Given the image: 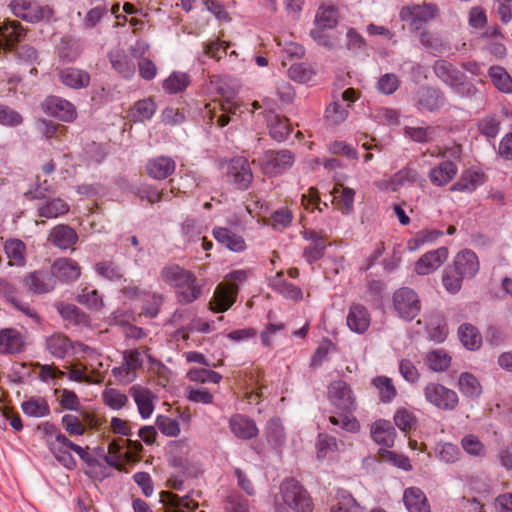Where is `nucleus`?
Instances as JSON below:
<instances>
[{"label":"nucleus","mask_w":512,"mask_h":512,"mask_svg":"<svg viewBox=\"0 0 512 512\" xmlns=\"http://www.w3.org/2000/svg\"><path fill=\"white\" fill-rule=\"evenodd\" d=\"M164 512H195L198 503L190 496L180 497L172 492L162 493Z\"/></svg>","instance_id":"obj_23"},{"label":"nucleus","mask_w":512,"mask_h":512,"mask_svg":"<svg viewBox=\"0 0 512 512\" xmlns=\"http://www.w3.org/2000/svg\"><path fill=\"white\" fill-rule=\"evenodd\" d=\"M426 363L431 370L441 372L449 368L451 357L446 351L436 349L427 353Z\"/></svg>","instance_id":"obj_48"},{"label":"nucleus","mask_w":512,"mask_h":512,"mask_svg":"<svg viewBox=\"0 0 512 512\" xmlns=\"http://www.w3.org/2000/svg\"><path fill=\"white\" fill-rule=\"evenodd\" d=\"M442 235L443 232L437 229L420 230L408 241L407 247L410 251H416L426 244L434 243Z\"/></svg>","instance_id":"obj_44"},{"label":"nucleus","mask_w":512,"mask_h":512,"mask_svg":"<svg viewBox=\"0 0 512 512\" xmlns=\"http://www.w3.org/2000/svg\"><path fill=\"white\" fill-rule=\"evenodd\" d=\"M479 260L475 252L469 249L460 251L454 258V269L467 279L474 277L479 271Z\"/></svg>","instance_id":"obj_19"},{"label":"nucleus","mask_w":512,"mask_h":512,"mask_svg":"<svg viewBox=\"0 0 512 512\" xmlns=\"http://www.w3.org/2000/svg\"><path fill=\"white\" fill-rule=\"evenodd\" d=\"M41 107L48 115L64 122L73 121L77 115L75 106L68 100L58 96L47 97Z\"/></svg>","instance_id":"obj_13"},{"label":"nucleus","mask_w":512,"mask_h":512,"mask_svg":"<svg viewBox=\"0 0 512 512\" xmlns=\"http://www.w3.org/2000/svg\"><path fill=\"white\" fill-rule=\"evenodd\" d=\"M394 422L401 431L408 433L415 427L416 417L412 412L402 408L396 411Z\"/></svg>","instance_id":"obj_64"},{"label":"nucleus","mask_w":512,"mask_h":512,"mask_svg":"<svg viewBox=\"0 0 512 512\" xmlns=\"http://www.w3.org/2000/svg\"><path fill=\"white\" fill-rule=\"evenodd\" d=\"M103 403L113 410H119L128 403L126 394L115 388H106L102 392Z\"/></svg>","instance_id":"obj_54"},{"label":"nucleus","mask_w":512,"mask_h":512,"mask_svg":"<svg viewBox=\"0 0 512 512\" xmlns=\"http://www.w3.org/2000/svg\"><path fill=\"white\" fill-rule=\"evenodd\" d=\"M448 258V249L440 247L422 255L415 264V271L419 275H428L438 269Z\"/></svg>","instance_id":"obj_17"},{"label":"nucleus","mask_w":512,"mask_h":512,"mask_svg":"<svg viewBox=\"0 0 512 512\" xmlns=\"http://www.w3.org/2000/svg\"><path fill=\"white\" fill-rule=\"evenodd\" d=\"M370 314L366 307L360 304H353L347 316L348 327L356 333H364L370 325Z\"/></svg>","instance_id":"obj_30"},{"label":"nucleus","mask_w":512,"mask_h":512,"mask_svg":"<svg viewBox=\"0 0 512 512\" xmlns=\"http://www.w3.org/2000/svg\"><path fill=\"white\" fill-rule=\"evenodd\" d=\"M500 120L488 115L478 122L479 132L487 138H495L500 131Z\"/></svg>","instance_id":"obj_63"},{"label":"nucleus","mask_w":512,"mask_h":512,"mask_svg":"<svg viewBox=\"0 0 512 512\" xmlns=\"http://www.w3.org/2000/svg\"><path fill=\"white\" fill-rule=\"evenodd\" d=\"M129 395L133 398L140 416L143 419L149 418L154 411V393L141 385H133L129 389Z\"/></svg>","instance_id":"obj_18"},{"label":"nucleus","mask_w":512,"mask_h":512,"mask_svg":"<svg viewBox=\"0 0 512 512\" xmlns=\"http://www.w3.org/2000/svg\"><path fill=\"white\" fill-rule=\"evenodd\" d=\"M241 104L230 98L221 101L207 103L202 111L203 118L208 119V123H216L218 127H225L231 121V115H236L240 110Z\"/></svg>","instance_id":"obj_7"},{"label":"nucleus","mask_w":512,"mask_h":512,"mask_svg":"<svg viewBox=\"0 0 512 512\" xmlns=\"http://www.w3.org/2000/svg\"><path fill=\"white\" fill-rule=\"evenodd\" d=\"M54 394L61 408L72 411H78L80 409V400L74 391L55 389Z\"/></svg>","instance_id":"obj_56"},{"label":"nucleus","mask_w":512,"mask_h":512,"mask_svg":"<svg viewBox=\"0 0 512 512\" xmlns=\"http://www.w3.org/2000/svg\"><path fill=\"white\" fill-rule=\"evenodd\" d=\"M68 378L75 382H84L88 384H99L102 382L100 369L96 368L93 363H76L69 367Z\"/></svg>","instance_id":"obj_21"},{"label":"nucleus","mask_w":512,"mask_h":512,"mask_svg":"<svg viewBox=\"0 0 512 512\" xmlns=\"http://www.w3.org/2000/svg\"><path fill=\"white\" fill-rule=\"evenodd\" d=\"M439 16V8L435 3L423 2L403 6L399 11L401 21L409 23L411 32H421L424 26Z\"/></svg>","instance_id":"obj_3"},{"label":"nucleus","mask_w":512,"mask_h":512,"mask_svg":"<svg viewBox=\"0 0 512 512\" xmlns=\"http://www.w3.org/2000/svg\"><path fill=\"white\" fill-rule=\"evenodd\" d=\"M187 377L190 381L215 384L219 383L222 379V376L219 373L205 368L191 369L188 372Z\"/></svg>","instance_id":"obj_61"},{"label":"nucleus","mask_w":512,"mask_h":512,"mask_svg":"<svg viewBox=\"0 0 512 512\" xmlns=\"http://www.w3.org/2000/svg\"><path fill=\"white\" fill-rule=\"evenodd\" d=\"M482 174L477 171L467 170L463 172L460 179L454 183L450 190L460 192H472L481 183Z\"/></svg>","instance_id":"obj_42"},{"label":"nucleus","mask_w":512,"mask_h":512,"mask_svg":"<svg viewBox=\"0 0 512 512\" xmlns=\"http://www.w3.org/2000/svg\"><path fill=\"white\" fill-rule=\"evenodd\" d=\"M49 353L58 359H63L73 348L71 340L62 333H55L46 339Z\"/></svg>","instance_id":"obj_38"},{"label":"nucleus","mask_w":512,"mask_h":512,"mask_svg":"<svg viewBox=\"0 0 512 512\" xmlns=\"http://www.w3.org/2000/svg\"><path fill=\"white\" fill-rule=\"evenodd\" d=\"M283 502L296 512H311L312 500L306 489L294 478L284 480L280 485Z\"/></svg>","instance_id":"obj_4"},{"label":"nucleus","mask_w":512,"mask_h":512,"mask_svg":"<svg viewBox=\"0 0 512 512\" xmlns=\"http://www.w3.org/2000/svg\"><path fill=\"white\" fill-rule=\"evenodd\" d=\"M463 450L474 457H484L486 455V447L478 436L474 434L465 435L461 440Z\"/></svg>","instance_id":"obj_55"},{"label":"nucleus","mask_w":512,"mask_h":512,"mask_svg":"<svg viewBox=\"0 0 512 512\" xmlns=\"http://www.w3.org/2000/svg\"><path fill=\"white\" fill-rule=\"evenodd\" d=\"M24 348L23 336L15 329H4L0 332V353L15 354Z\"/></svg>","instance_id":"obj_34"},{"label":"nucleus","mask_w":512,"mask_h":512,"mask_svg":"<svg viewBox=\"0 0 512 512\" xmlns=\"http://www.w3.org/2000/svg\"><path fill=\"white\" fill-rule=\"evenodd\" d=\"M82 419L74 414H65L62 417L61 423L66 432L73 435H83L86 431L85 423L90 421L91 415L88 412H81Z\"/></svg>","instance_id":"obj_39"},{"label":"nucleus","mask_w":512,"mask_h":512,"mask_svg":"<svg viewBox=\"0 0 512 512\" xmlns=\"http://www.w3.org/2000/svg\"><path fill=\"white\" fill-rule=\"evenodd\" d=\"M337 502L332 506L331 512H357L359 505L354 497L347 491L337 493Z\"/></svg>","instance_id":"obj_58"},{"label":"nucleus","mask_w":512,"mask_h":512,"mask_svg":"<svg viewBox=\"0 0 512 512\" xmlns=\"http://www.w3.org/2000/svg\"><path fill=\"white\" fill-rule=\"evenodd\" d=\"M489 77L499 91L503 93H510L512 91V78L503 67H490Z\"/></svg>","instance_id":"obj_45"},{"label":"nucleus","mask_w":512,"mask_h":512,"mask_svg":"<svg viewBox=\"0 0 512 512\" xmlns=\"http://www.w3.org/2000/svg\"><path fill=\"white\" fill-rule=\"evenodd\" d=\"M333 202L344 215L350 214L354 209L355 191L352 188L337 184L333 189Z\"/></svg>","instance_id":"obj_35"},{"label":"nucleus","mask_w":512,"mask_h":512,"mask_svg":"<svg viewBox=\"0 0 512 512\" xmlns=\"http://www.w3.org/2000/svg\"><path fill=\"white\" fill-rule=\"evenodd\" d=\"M457 166L451 161H443L429 172L430 181L436 186H444L457 174Z\"/></svg>","instance_id":"obj_37"},{"label":"nucleus","mask_w":512,"mask_h":512,"mask_svg":"<svg viewBox=\"0 0 512 512\" xmlns=\"http://www.w3.org/2000/svg\"><path fill=\"white\" fill-rule=\"evenodd\" d=\"M14 16L30 23L49 21L53 17V9L37 0H12L9 4Z\"/></svg>","instance_id":"obj_5"},{"label":"nucleus","mask_w":512,"mask_h":512,"mask_svg":"<svg viewBox=\"0 0 512 512\" xmlns=\"http://www.w3.org/2000/svg\"><path fill=\"white\" fill-rule=\"evenodd\" d=\"M110 61L113 68L124 78H130L134 74V64L127 55L119 52L111 53Z\"/></svg>","instance_id":"obj_52"},{"label":"nucleus","mask_w":512,"mask_h":512,"mask_svg":"<svg viewBox=\"0 0 512 512\" xmlns=\"http://www.w3.org/2000/svg\"><path fill=\"white\" fill-rule=\"evenodd\" d=\"M213 236L218 243L229 250L239 253L246 249L244 238L225 227H216L213 229Z\"/></svg>","instance_id":"obj_27"},{"label":"nucleus","mask_w":512,"mask_h":512,"mask_svg":"<svg viewBox=\"0 0 512 512\" xmlns=\"http://www.w3.org/2000/svg\"><path fill=\"white\" fill-rule=\"evenodd\" d=\"M227 182L236 189L247 190L252 181L253 173L249 161L244 157H235L230 160L226 171Z\"/></svg>","instance_id":"obj_11"},{"label":"nucleus","mask_w":512,"mask_h":512,"mask_svg":"<svg viewBox=\"0 0 512 512\" xmlns=\"http://www.w3.org/2000/svg\"><path fill=\"white\" fill-rule=\"evenodd\" d=\"M38 216L46 219L57 218L69 211V205L60 198L41 201L37 205Z\"/></svg>","instance_id":"obj_36"},{"label":"nucleus","mask_w":512,"mask_h":512,"mask_svg":"<svg viewBox=\"0 0 512 512\" xmlns=\"http://www.w3.org/2000/svg\"><path fill=\"white\" fill-rule=\"evenodd\" d=\"M25 36V30L18 21H6L0 25V49L11 50Z\"/></svg>","instance_id":"obj_20"},{"label":"nucleus","mask_w":512,"mask_h":512,"mask_svg":"<svg viewBox=\"0 0 512 512\" xmlns=\"http://www.w3.org/2000/svg\"><path fill=\"white\" fill-rule=\"evenodd\" d=\"M419 41L426 48L435 53H442L446 50L442 40L427 29L419 32Z\"/></svg>","instance_id":"obj_62"},{"label":"nucleus","mask_w":512,"mask_h":512,"mask_svg":"<svg viewBox=\"0 0 512 512\" xmlns=\"http://www.w3.org/2000/svg\"><path fill=\"white\" fill-rule=\"evenodd\" d=\"M48 240L60 249H69L77 242L78 236L70 226L59 224L51 230Z\"/></svg>","instance_id":"obj_28"},{"label":"nucleus","mask_w":512,"mask_h":512,"mask_svg":"<svg viewBox=\"0 0 512 512\" xmlns=\"http://www.w3.org/2000/svg\"><path fill=\"white\" fill-rule=\"evenodd\" d=\"M403 501L409 512H430V505L427 498L418 487L405 489Z\"/></svg>","instance_id":"obj_32"},{"label":"nucleus","mask_w":512,"mask_h":512,"mask_svg":"<svg viewBox=\"0 0 512 512\" xmlns=\"http://www.w3.org/2000/svg\"><path fill=\"white\" fill-rule=\"evenodd\" d=\"M461 343L469 350H477L481 347L482 336L478 329L469 323L462 324L458 329Z\"/></svg>","instance_id":"obj_41"},{"label":"nucleus","mask_w":512,"mask_h":512,"mask_svg":"<svg viewBox=\"0 0 512 512\" xmlns=\"http://www.w3.org/2000/svg\"><path fill=\"white\" fill-rule=\"evenodd\" d=\"M163 304V296L158 293H146L142 306L143 314L148 318H156Z\"/></svg>","instance_id":"obj_59"},{"label":"nucleus","mask_w":512,"mask_h":512,"mask_svg":"<svg viewBox=\"0 0 512 512\" xmlns=\"http://www.w3.org/2000/svg\"><path fill=\"white\" fill-rule=\"evenodd\" d=\"M328 398L331 404L343 413H351L356 409V397L351 386L343 381H333L328 387Z\"/></svg>","instance_id":"obj_9"},{"label":"nucleus","mask_w":512,"mask_h":512,"mask_svg":"<svg viewBox=\"0 0 512 512\" xmlns=\"http://www.w3.org/2000/svg\"><path fill=\"white\" fill-rule=\"evenodd\" d=\"M460 391L469 397H478L482 392V387L478 379L471 373L464 372L459 377Z\"/></svg>","instance_id":"obj_51"},{"label":"nucleus","mask_w":512,"mask_h":512,"mask_svg":"<svg viewBox=\"0 0 512 512\" xmlns=\"http://www.w3.org/2000/svg\"><path fill=\"white\" fill-rule=\"evenodd\" d=\"M55 279L63 282H73L80 277L81 269L78 263L70 258H60L52 265Z\"/></svg>","instance_id":"obj_26"},{"label":"nucleus","mask_w":512,"mask_h":512,"mask_svg":"<svg viewBox=\"0 0 512 512\" xmlns=\"http://www.w3.org/2000/svg\"><path fill=\"white\" fill-rule=\"evenodd\" d=\"M22 411L24 414L30 417H45L49 415L50 408L43 398H31L27 401H24L21 405Z\"/></svg>","instance_id":"obj_49"},{"label":"nucleus","mask_w":512,"mask_h":512,"mask_svg":"<svg viewBox=\"0 0 512 512\" xmlns=\"http://www.w3.org/2000/svg\"><path fill=\"white\" fill-rule=\"evenodd\" d=\"M237 295L235 288H230L227 283L222 282L217 285L209 301V309L215 313H223L235 303Z\"/></svg>","instance_id":"obj_15"},{"label":"nucleus","mask_w":512,"mask_h":512,"mask_svg":"<svg viewBox=\"0 0 512 512\" xmlns=\"http://www.w3.org/2000/svg\"><path fill=\"white\" fill-rule=\"evenodd\" d=\"M446 98L437 88L422 86L416 93V104L419 109L435 111L444 106Z\"/></svg>","instance_id":"obj_16"},{"label":"nucleus","mask_w":512,"mask_h":512,"mask_svg":"<svg viewBox=\"0 0 512 512\" xmlns=\"http://www.w3.org/2000/svg\"><path fill=\"white\" fill-rule=\"evenodd\" d=\"M270 286L276 292L280 293L286 299L293 301H300L303 299V292L298 286L289 283L284 278L283 271L277 272V274L270 280Z\"/></svg>","instance_id":"obj_31"},{"label":"nucleus","mask_w":512,"mask_h":512,"mask_svg":"<svg viewBox=\"0 0 512 512\" xmlns=\"http://www.w3.org/2000/svg\"><path fill=\"white\" fill-rule=\"evenodd\" d=\"M372 385L377 389L382 402L389 403L397 395V390L391 378L387 376H378L372 380Z\"/></svg>","instance_id":"obj_46"},{"label":"nucleus","mask_w":512,"mask_h":512,"mask_svg":"<svg viewBox=\"0 0 512 512\" xmlns=\"http://www.w3.org/2000/svg\"><path fill=\"white\" fill-rule=\"evenodd\" d=\"M23 287L33 294H46L54 290L56 286V279L52 270H35L25 274L20 279Z\"/></svg>","instance_id":"obj_12"},{"label":"nucleus","mask_w":512,"mask_h":512,"mask_svg":"<svg viewBox=\"0 0 512 512\" xmlns=\"http://www.w3.org/2000/svg\"><path fill=\"white\" fill-rule=\"evenodd\" d=\"M156 112V105L151 98L137 101L130 110V116L134 121L149 120Z\"/></svg>","instance_id":"obj_47"},{"label":"nucleus","mask_w":512,"mask_h":512,"mask_svg":"<svg viewBox=\"0 0 512 512\" xmlns=\"http://www.w3.org/2000/svg\"><path fill=\"white\" fill-rule=\"evenodd\" d=\"M160 279L174 289L177 301L190 304L202 295L203 284L195 274L178 264H168L160 271Z\"/></svg>","instance_id":"obj_1"},{"label":"nucleus","mask_w":512,"mask_h":512,"mask_svg":"<svg viewBox=\"0 0 512 512\" xmlns=\"http://www.w3.org/2000/svg\"><path fill=\"white\" fill-rule=\"evenodd\" d=\"M262 171L267 175H279L289 169L294 156L289 150H268L258 159Z\"/></svg>","instance_id":"obj_10"},{"label":"nucleus","mask_w":512,"mask_h":512,"mask_svg":"<svg viewBox=\"0 0 512 512\" xmlns=\"http://www.w3.org/2000/svg\"><path fill=\"white\" fill-rule=\"evenodd\" d=\"M392 302L397 315L407 321L413 320L421 309V301L418 294L409 287L397 289L393 293Z\"/></svg>","instance_id":"obj_6"},{"label":"nucleus","mask_w":512,"mask_h":512,"mask_svg":"<svg viewBox=\"0 0 512 512\" xmlns=\"http://www.w3.org/2000/svg\"><path fill=\"white\" fill-rule=\"evenodd\" d=\"M371 436L377 444L391 447L394 444L396 432L389 421L380 419L372 425Z\"/></svg>","instance_id":"obj_33"},{"label":"nucleus","mask_w":512,"mask_h":512,"mask_svg":"<svg viewBox=\"0 0 512 512\" xmlns=\"http://www.w3.org/2000/svg\"><path fill=\"white\" fill-rule=\"evenodd\" d=\"M25 244L19 239H9L5 242L4 250L9 259L10 266H24L25 265Z\"/></svg>","instance_id":"obj_40"},{"label":"nucleus","mask_w":512,"mask_h":512,"mask_svg":"<svg viewBox=\"0 0 512 512\" xmlns=\"http://www.w3.org/2000/svg\"><path fill=\"white\" fill-rule=\"evenodd\" d=\"M433 71L456 94L471 97L476 93V87L467 80L466 75L450 62L443 59L435 61Z\"/></svg>","instance_id":"obj_2"},{"label":"nucleus","mask_w":512,"mask_h":512,"mask_svg":"<svg viewBox=\"0 0 512 512\" xmlns=\"http://www.w3.org/2000/svg\"><path fill=\"white\" fill-rule=\"evenodd\" d=\"M267 121L269 133L271 137L278 141H284L292 131L289 120L286 117H281L272 111H265L262 113Z\"/></svg>","instance_id":"obj_25"},{"label":"nucleus","mask_w":512,"mask_h":512,"mask_svg":"<svg viewBox=\"0 0 512 512\" xmlns=\"http://www.w3.org/2000/svg\"><path fill=\"white\" fill-rule=\"evenodd\" d=\"M338 12L333 6L322 5L319 7L316 17V28L311 31V36L319 41L322 40L321 32L325 29H332L337 25Z\"/></svg>","instance_id":"obj_22"},{"label":"nucleus","mask_w":512,"mask_h":512,"mask_svg":"<svg viewBox=\"0 0 512 512\" xmlns=\"http://www.w3.org/2000/svg\"><path fill=\"white\" fill-rule=\"evenodd\" d=\"M229 428L235 437L242 440L254 438L259 432L254 420L242 414H236L230 418Z\"/></svg>","instance_id":"obj_24"},{"label":"nucleus","mask_w":512,"mask_h":512,"mask_svg":"<svg viewBox=\"0 0 512 512\" xmlns=\"http://www.w3.org/2000/svg\"><path fill=\"white\" fill-rule=\"evenodd\" d=\"M175 169V160L165 155L149 158L145 163L146 174L155 180L167 179L175 172Z\"/></svg>","instance_id":"obj_14"},{"label":"nucleus","mask_w":512,"mask_h":512,"mask_svg":"<svg viewBox=\"0 0 512 512\" xmlns=\"http://www.w3.org/2000/svg\"><path fill=\"white\" fill-rule=\"evenodd\" d=\"M190 84V77L186 73L173 72L164 82L163 88L170 94L184 91Z\"/></svg>","instance_id":"obj_50"},{"label":"nucleus","mask_w":512,"mask_h":512,"mask_svg":"<svg viewBox=\"0 0 512 512\" xmlns=\"http://www.w3.org/2000/svg\"><path fill=\"white\" fill-rule=\"evenodd\" d=\"M36 127L39 132L48 140L56 139L61 141L67 134V127L46 119L38 120Z\"/></svg>","instance_id":"obj_43"},{"label":"nucleus","mask_w":512,"mask_h":512,"mask_svg":"<svg viewBox=\"0 0 512 512\" xmlns=\"http://www.w3.org/2000/svg\"><path fill=\"white\" fill-rule=\"evenodd\" d=\"M58 77L62 84L72 89L85 88L90 83V75L74 67L59 70Z\"/></svg>","instance_id":"obj_29"},{"label":"nucleus","mask_w":512,"mask_h":512,"mask_svg":"<svg viewBox=\"0 0 512 512\" xmlns=\"http://www.w3.org/2000/svg\"><path fill=\"white\" fill-rule=\"evenodd\" d=\"M405 135L415 142L426 143L436 137V128L433 127H405Z\"/></svg>","instance_id":"obj_60"},{"label":"nucleus","mask_w":512,"mask_h":512,"mask_svg":"<svg viewBox=\"0 0 512 512\" xmlns=\"http://www.w3.org/2000/svg\"><path fill=\"white\" fill-rule=\"evenodd\" d=\"M427 402L444 411L454 410L459 402L457 393L439 383H428L423 390Z\"/></svg>","instance_id":"obj_8"},{"label":"nucleus","mask_w":512,"mask_h":512,"mask_svg":"<svg viewBox=\"0 0 512 512\" xmlns=\"http://www.w3.org/2000/svg\"><path fill=\"white\" fill-rule=\"evenodd\" d=\"M267 441L274 446H281L285 440V432L282 422L279 418H272L266 426Z\"/></svg>","instance_id":"obj_53"},{"label":"nucleus","mask_w":512,"mask_h":512,"mask_svg":"<svg viewBox=\"0 0 512 512\" xmlns=\"http://www.w3.org/2000/svg\"><path fill=\"white\" fill-rule=\"evenodd\" d=\"M57 311L65 319L74 324H81L87 321V316L78 307L72 304L59 303L56 305Z\"/></svg>","instance_id":"obj_57"}]
</instances>
